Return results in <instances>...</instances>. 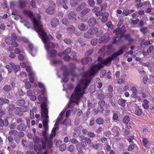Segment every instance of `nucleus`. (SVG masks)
<instances>
[{
  "instance_id": "11",
  "label": "nucleus",
  "mask_w": 154,
  "mask_h": 154,
  "mask_svg": "<svg viewBox=\"0 0 154 154\" xmlns=\"http://www.w3.org/2000/svg\"><path fill=\"white\" fill-rule=\"evenodd\" d=\"M111 38V37L109 36L106 35H103L101 36L100 38L99 42L101 43L102 42L106 43L108 42Z\"/></svg>"
},
{
  "instance_id": "23",
  "label": "nucleus",
  "mask_w": 154,
  "mask_h": 154,
  "mask_svg": "<svg viewBox=\"0 0 154 154\" xmlns=\"http://www.w3.org/2000/svg\"><path fill=\"white\" fill-rule=\"evenodd\" d=\"M96 19L94 17L91 18L88 22L89 26L90 27L94 26L96 24Z\"/></svg>"
},
{
  "instance_id": "54",
  "label": "nucleus",
  "mask_w": 154,
  "mask_h": 154,
  "mask_svg": "<svg viewBox=\"0 0 154 154\" xmlns=\"http://www.w3.org/2000/svg\"><path fill=\"white\" fill-rule=\"evenodd\" d=\"M20 66L18 65H15L12 68L14 69V70L15 73L18 72L20 68Z\"/></svg>"
},
{
  "instance_id": "48",
  "label": "nucleus",
  "mask_w": 154,
  "mask_h": 154,
  "mask_svg": "<svg viewBox=\"0 0 154 154\" xmlns=\"http://www.w3.org/2000/svg\"><path fill=\"white\" fill-rule=\"evenodd\" d=\"M107 17L106 16H103L102 18L101 19V21L103 23H106L107 20H108V18L107 17L109 15V13H107Z\"/></svg>"
},
{
  "instance_id": "34",
  "label": "nucleus",
  "mask_w": 154,
  "mask_h": 154,
  "mask_svg": "<svg viewBox=\"0 0 154 154\" xmlns=\"http://www.w3.org/2000/svg\"><path fill=\"white\" fill-rule=\"evenodd\" d=\"M48 53H49L50 56L53 57H55L57 54V52L55 50H50L49 52H48Z\"/></svg>"
},
{
  "instance_id": "37",
  "label": "nucleus",
  "mask_w": 154,
  "mask_h": 154,
  "mask_svg": "<svg viewBox=\"0 0 154 154\" xmlns=\"http://www.w3.org/2000/svg\"><path fill=\"white\" fill-rule=\"evenodd\" d=\"M69 103L68 104V108L74 107L75 103V100H69Z\"/></svg>"
},
{
  "instance_id": "4",
  "label": "nucleus",
  "mask_w": 154,
  "mask_h": 154,
  "mask_svg": "<svg viewBox=\"0 0 154 154\" xmlns=\"http://www.w3.org/2000/svg\"><path fill=\"white\" fill-rule=\"evenodd\" d=\"M87 143L85 141H82L81 143H77L76 145V149L78 152L81 151L82 150L86 149L87 148Z\"/></svg>"
},
{
  "instance_id": "62",
  "label": "nucleus",
  "mask_w": 154,
  "mask_h": 154,
  "mask_svg": "<svg viewBox=\"0 0 154 154\" xmlns=\"http://www.w3.org/2000/svg\"><path fill=\"white\" fill-rule=\"evenodd\" d=\"M106 70L104 69L100 73V78H103L104 76L106 74Z\"/></svg>"
},
{
  "instance_id": "58",
  "label": "nucleus",
  "mask_w": 154,
  "mask_h": 154,
  "mask_svg": "<svg viewBox=\"0 0 154 154\" xmlns=\"http://www.w3.org/2000/svg\"><path fill=\"white\" fill-rule=\"evenodd\" d=\"M67 50V49H66L65 51H64L62 53L63 54V55H65V56L63 57V59L64 61H67V54H66L67 53L66 52V51Z\"/></svg>"
},
{
  "instance_id": "33",
  "label": "nucleus",
  "mask_w": 154,
  "mask_h": 154,
  "mask_svg": "<svg viewBox=\"0 0 154 154\" xmlns=\"http://www.w3.org/2000/svg\"><path fill=\"white\" fill-rule=\"evenodd\" d=\"M45 141L46 143H47L48 147V148H51L52 147L53 145V143L51 140L48 138L47 140H45Z\"/></svg>"
},
{
  "instance_id": "25",
  "label": "nucleus",
  "mask_w": 154,
  "mask_h": 154,
  "mask_svg": "<svg viewBox=\"0 0 154 154\" xmlns=\"http://www.w3.org/2000/svg\"><path fill=\"white\" fill-rule=\"evenodd\" d=\"M99 93L97 96V98L100 100H102L105 97L104 93L102 90L101 89L99 91Z\"/></svg>"
},
{
  "instance_id": "41",
  "label": "nucleus",
  "mask_w": 154,
  "mask_h": 154,
  "mask_svg": "<svg viewBox=\"0 0 154 154\" xmlns=\"http://www.w3.org/2000/svg\"><path fill=\"white\" fill-rule=\"evenodd\" d=\"M25 103V101L23 99H20L17 100V104L20 106L24 105Z\"/></svg>"
},
{
  "instance_id": "52",
  "label": "nucleus",
  "mask_w": 154,
  "mask_h": 154,
  "mask_svg": "<svg viewBox=\"0 0 154 154\" xmlns=\"http://www.w3.org/2000/svg\"><path fill=\"white\" fill-rule=\"evenodd\" d=\"M66 146L65 144H63L59 146L60 149L61 151H63L65 150Z\"/></svg>"
},
{
  "instance_id": "42",
  "label": "nucleus",
  "mask_w": 154,
  "mask_h": 154,
  "mask_svg": "<svg viewBox=\"0 0 154 154\" xmlns=\"http://www.w3.org/2000/svg\"><path fill=\"white\" fill-rule=\"evenodd\" d=\"M90 11V10L88 8L84 9L81 12V14L82 16H83L88 13Z\"/></svg>"
},
{
  "instance_id": "29",
  "label": "nucleus",
  "mask_w": 154,
  "mask_h": 154,
  "mask_svg": "<svg viewBox=\"0 0 154 154\" xmlns=\"http://www.w3.org/2000/svg\"><path fill=\"white\" fill-rule=\"evenodd\" d=\"M57 128V127H54L52 129L51 131V134L49 136L50 138H52L53 137H55L56 135V130Z\"/></svg>"
},
{
  "instance_id": "10",
  "label": "nucleus",
  "mask_w": 154,
  "mask_h": 154,
  "mask_svg": "<svg viewBox=\"0 0 154 154\" xmlns=\"http://www.w3.org/2000/svg\"><path fill=\"white\" fill-rule=\"evenodd\" d=\"M42 100H43V102H42L40 105L41 109L47 108V104L48 103V98L46 95L43 96Z\"/></svg>"
},
{
  "instance_id": "39",
  "label": "nucleus",
  "mask_w": 154,
  "mask_h": 154,
  "mask_svg": "<svg viewBox=\"0 0 154 154\" xmlns=\"http://www.w3.org/2000/svg\"><path fill=\"white\" fill-rule=\"evenodd\" d=\"M142 113V110L138 107L136 110L135 111L134 114L137 116H140Z\"/></svg>"
},
{
  "instance_id": "61",
  "label": "nucleus",
  "mask_w": 154,
  "mask_h": 154,
  "mask_svg": "<svg viewBox=\"0 0 154 154\" xmlns=\"http://www.w3.org/2000/svg\"><path fill=\"white\" fill-rule=\"evenodd\" d=\"M84 36L86 38H90L92 37L89 32L88 30L87 32L84 34Z\"/></svg>"
},
{
  "instance_id": "50",
  "label": "nucleus",
  "mask_w": 154,
  "mask_h": 154,
  "mask_svg": "<svg viewBox=\"0 0 154 154\" xmlns=\"http://www.w3.org/2000/svg\"><path fill=\"white\" fill-rule=\"evenodd\" d=\"M69 67L72 71H73L75 68L76 65L75 63H71L69 64Z\"/></svg>"
},
{
  "instance_id": "35",
  "label": "nucleus",
  "mask_w": 154,
  "mask_h": 154,
  "mask_svg": "<svg viewBox=\"0 0 154 154\" xmlns=\"http://www.w3.org/2000/svg\"><path fill=\"white\" fill-rule=\"evenodd\" d=\"M86 6V4L85 3H82L81 5H79L76 8V11L77 12H79L81 11L82 9L84 8Z\"/></svg>"
},
{
  "instance_id": "36",
  "label": "nucleus",
  "mask_w": 154,
  "mask_h": 154,
  "mask_svg": "<svg viewBox=\"0 0 154 154\" xmlns=\"http://www.w3.org/2000/svg\"><path fill=\"white\" fill-rule=\"evenodd\" d=\"M96 123L99 125H103L104 122L103 119L102 118H98L96 120Z\"/></svg>"
},
{
  "instance_id": "21",
  "label": "nucleus",
  "mask_w": 154,
  "mask_h": 154,
  "mask_svg": "<svg viewBox=\"0 0 154 154\" xmlns=\"http://www.w3.org/2000/svg\"><path fill=\"white\" fill-rule=\"evenodd\" d=\"M59 1L60 2L59 5L60 7L62 6L64 8L66 9H67V0H59Z\"/></svg>"
},
{
  "instance_id": "9",
  "label": "nucleus",
  "mask_w": 154,
  "mask_h": 154,
  "mask_svg": "<svg viewBox=\"0 0 154 154\" xmlns=\"http://www.w3.org/2000/svg\"><path fill=\"white\" fill-rule=\"evenodd\" d=\"M55 5L54 4L53 6L48 7L46 9V12L49 14H54L55 12Z\"/></svg>"
},
{
  "instance_id": "64",
  "label": "nucleus",
  "mask_w": 154,
  "mask_h": 154,
  "mask_svg": "<svg viewBox=\"0 0 154 154\" xmlns=\"http://www.w3.org/2000/svg\"><path fill=\"white\" fill-rule=\"evenodd\" d=\"M135 145V144L134 143L130 145L128 147V150L129 151H131L134 148Z\"/></svg>"
},
{
  "instance_id": "20",
  "label": "nucleus",
  "mask_w": 154,
  "mask_h": 154,
  "mask_svg": "<svg viewBox=\"0 0 154 154\" xmlns=\"http://www.w3.org/2000/svg\"><path fill=\"white\" fill-rule=\"evenodd\" d=\"M59 23V19L56 18H53L51 21V24L53 27H55Z\"/></svg>"
},
{
  "instance_id": "46",
  "label": "nucleus",
  "mask_w": 154,
  "mask_h": 154,
  "mask_svg": "<svg viewBox=\"0 0 154 154\" xmlns=\"http://www.w3.org/2000/svg\"><path fill=\"white\" fill-rule=\"evenodd\" d=\"M70 4L72 7H74L78 4V2L76 1L75 0H71L70 1Z\"/></svg>"
},
{
  "instance_id": "6",
  "label": "nucleus",
  "mask_w": 154,
  "mask_h": 154,
  "mask_svg": "<svg viewBox=\"0 0 154 154\" xmlns=\"http://www.w3.org/2000/svg\"><path fill=\"white\" fill-rule=\"evenodd\" d=\"M61 70L63 71V76L64 78L63 79L62 83L63 82H67V67L66 66H63L61 68Z\"/></svg>"
},
{
  "instance_id": "45",
  "label": "nucleus",
  "mask_w": 154,
  "mask_h": 154,
  "mask_svg": "<svg viewBox=\"0 0 154 154\" xmlns=\"http://www.w3.org/2000/svg\"><path fill=\"white\" fill-rule=\"evenodd\" d=\"M33 137V142L36 143H38L40 141V138L39 136H36L35 135Z\"/></svg>"
},
{
  "instance_id": "15",
  "label": "nucleus",
  "mask_w": 154,
  "mask_h": 154,
  "mask_svg": "<svg viewBox=\"0 0 154 154\" xmlns=\"http://www.w3.org/2000/svg\"><path fill=\"white\" fill-rule=\"evenodd\" d=\"M55 46V45L54 43L50 42L47 44L45 45V47L47 52H49L51 48H54Z\"/></svg>"
},
{
  "instance_id": "53",
  "label": "nucleus",
  "mask_w": 154,
  "mask_h": 154,
  "mask_svg": "<svg viewBox=\"0 0 154 154\" xmlns=\"http://www.w3.org/2000/svg\"><path fill=\"white\" fill-rule=\"evenodd\" d=\"M2 102L3 103V105L4 104H9L10 103L9 100L6 98H4L2 97Z\"/></svg>"
},
{
  "instance_id": "57",
  "label": "nucleus",
  "mask_w": 154,
  "mask_h": 154,
  "mask_svg": "<svg viewBox=\"0 0 154 154\" xmlns=\"http://www.w3.org/2000/svg\"><path fill=\"white\" fill-rule=\"evenodd\" d=\"M93 49H91L87 51L85 53V55L86 57L90 55L93 51Z\"/></svg>"
},
{
  "instance_id": "26",
  "label": "nucleus",
  "mask_w": 154,
  "mask_h": 154,
  "mask_svg": "<svg viewBox=\"0 0 154 154\" xmlns=\"http://www.w3.org/2000/svg\"><path fill=\"white\" fill-rule=\"evenodd\" d=\"M88 31L89 32L91 36L92 37L93 35L96 34L98 32V29L97 28H94L92 29H89Z\"/></svg>"
},
{
  "instance_id": "27",
  "label": "nucleus",
  "mask_w": 154,
  "mask_h": 154,
  "mask_svg": "<svg viewBox=\"0 0 154 154\" xmlns=\"http://www.w3.org/2000/svg\"><path fill=\"white\" fill-rule=\"evenodd\" d=\"M8 105L7 107V109H8V111L9 112L11 113V112H12L15 108V107L13 103H10L8 104Z\"/></svg>"
},
{
  "instance_id": "55",
  "label": "nucleus",
  "mask_w": 154,
  "mask_h": 154,
  "mask_svg": "<svg viewBox=\"0 0 154 154\" xmlns=\"http://www.w3.org/2000/svg\"><path fill=\"white\" fill-rule=\"evenodd\" d=\"M68 31L69 33H73L75 31V28L73 26H71V27L68 28Z\"/></svg>"
},
{
  "instance_id": "44",
  "label": "nucleus",
  "mask_w": 154,
  "mask_h": 154,
  "mask_svg": "<svg viewBox=\"0 0 154 154\" xmlns=\"http://www.w3.org/2000/svg\"><path fill=\"white\" fill-rule=\"evenodd\" d=\"M89 91L91 94H93L94 93L96 90V88L94 85H91L89 88Z\"/></svg>"
},
{
  "instance_id": "32",
  "label": "nucleus",
  "mask_w": 154,
  "mask_h": 154,
  "mask_svg": "<svg viewBox=\"0 0 154 154\" xmlns=\"http://www.w3.org/2000/svg\"><path fill=\"white\" fill-rule=\"evenodd\" d=\"M122 29L121 28L118 27L114 29L113 31V32L115 33L116 36H118L122 33Z\"/></svg>"
},
{
  "instance_id": "3",
  "label": "nucleus",
  "mask_w": 154,
  "mask_h": 154,
  "mask_svg": "<svg viewBox=\"0 0 154 154\" xmlns=\"http://www.w3.org/2000/svg\"><path fill=\"white\" fill-rule=\"evenodd\" d=\"M102 65L99 63L94 65L91 67V72L90 76H91L96 74L99 70H101Z\"/></svg>"
},
{
  "instance_id": "1",
  "label": "nucleus",
  "mask_w": 154,
  "mask_h": 154,
  "mask_svg": "<svg viewBox=\"0 0 154 154\" xmlns=\"http://www.w3.org/2000/svg\"><path fill=\"white\" fill-rule=\"evenodd\" d=\"M33 23L35 30L41 36V38L45 45L49 43L50 42V39L47 36L46 32L44 31L43 25L41 24V20L35 19L33 21Z\"/></svg>"
},
{
  "instance_id": "24",
  "label": "nucleus",
  "mask_w": 154,
  "mask_h": 154,
  "mask_svg": "<svg viewBox=\"0 0 154 154\" xmlns=\"http://www.w3.org/2000/svg\"><path fill=\"white\" fill-rule=\"evenodd\" d=\"M76 14L74 11H71L68 14V18L69 19L75 20H76Z\"/></svg>"
},
{
  "instance_id": "12",
  "label": "nucleus",
  "mask_w": 154,
  "mask_h": 154,
  "mask_svg": "<svg viewBox=\"0 0 154 154\" xmlns=\"http://www.w3.org/2000/svg\"><path fill=\"white\" fill-rule=\"evenodd\" d=\"M105 102L103 100L99 101L98 103L99 107L97 108V109L99 110V112L101 113L103 112L104 110L103 107L105 106Z\"/></svg>"
},
{
  "instance_id": "51",
  "label": "nucleus",
  "mask_w": 154,
  "mask_h": 154,
  "mask_svg": "<svg viewBox=\"0 0 154 154\" xmlns=\"http://www.w3.org/2000/svg\"><path fill=\"white\" fill-rule=\"evenodd\" d=\"M129 117L128 116H125L123 119V122L124 124L129 122Z\"/></svg>"
},
{
  "instance_id": "16",
  "label": "nucleus",
  "mask_w": 154,
  "mask_h": 154,
  "mask_svg": "<svg viewBox=\"0 0 154 154\" xmlns=\"http://www.w3.org/2000/svg\"><path fill=\"white\" fill-rule=\"evenodd\" d=\"M92 58L91 57H86L81 60V62L82 65H86L89 62L92 61Z\"/></svg>"
},
{
  "instance_id": "49",
  "label": "nucleus",
  "mask_w": 154,
  "mask_h": 154,
  "mask_svg": "<svg viewBox=\"0 0 154 154\" xmlns=\"http://www.w3.org/2000/svg\"><path fill=\"white\" fill-rule=\"evenodd\" d=\"M18 133V132L16 130H11L9 131V134L10 135L16 136Z\"/></svg>"
},
{
  "instance_id": "14",
  "label": "nucleus",
  "mask_w": 154,
  "mask_h": 154,
  "mask_svg": "<svg viewBox=\"0 0 154 154\" xmlns=\"http://www.w3.org/2000/svg\"><path fill=\"white\" fill-rule=\"evenodd\" d=\"M69 54L70 55H68V61L70 59L76 60L77 59V57L76 55V53L74 51H72L70 53L68 52V54Z\"/></svg>"
},
{
  "instance_id": "7",
  "label": "nucleus",
  "mask_w": 154,
  "mask_h": 154,
  "mask_svg": "<svg viewBox=\"0 0 154 154\" xmlns=\"http://www.w3.org/2000/svg\"><path fill=\"white\" fill-rule=\"evenodd\" d=\"M128 45H125L121 46L118 51L114 53V54L116 56H118L123 54L124 50L128 47Z\"/></svg>"
},
{
  "instance_id": "31",
  "label": "nucleus",
  "mask_w": 154,
  "mask_h": 154,
  "mask_svg": "<svg viewBox=\"0 0 154 154\" xmlns=\"http://www.w3.org/2000/svg\"><path fill=\"white\" fill-rule=\"evenodd\" d=\"M5 42L8 45H10L13 42V39L10 36H8L5 39Z\"/></svg>"
},
{
  "instance_id": "8",
  "label": "nucleus",
  "mask_w": 154,
  "mask_h": 154,
  "mask_svg": "<svg viewBox=\"0 0 154 154\" xmlns=\"http://www.w3.org/2000/svg\"><path fill=\"white\" fill-rule=\"evenodd\" d=\"M18 4L19 8L23 9L26 7L28 3L26 0H19Z\"/></svg>"
},
{
  "instance_id": "18",
  "label": "nucleus",
  "mask_w": 154,
  "mask_h": 154,
  "mask_svg": "<svg viewBox=\"0 0 154 154\" xmlns=\"http://www.w3.org/2000/svg\"><path fill=\"white\" fill-rule=\"evenodd\" d=\"M89 146L94 149H97L98 148V145L97 144H94L93 143L91 142V140L90 138L88 142L87 143Z\"/></svg>"
},
{
  "instance_id": "22",
  "label": "nucleus",
  "mask_w": 154,
  "mask_h": 154,
  "mask_svg": "<svg viewBox=\"0 0 154 154\" xmlns=\"http://www.w3.org/2000/svg\"><path fill=\"white\" fill-rule=\"evenodd\" d=\"M23 13L25 16H26L31 18L33 16L32 12L30 10L25 9L23 11Z\"/></svg>"
},
{
  "instance_id": "47",
  "label": "nucleus",
  "mask_w": 154,
  "mask_h": 154,
  "mask_svg": "<svg viewBox=\"0 0 154 154\" xmlns=\"http://www.w3.org/2000/svg\"><path fill=\"white\" fill-rule=\"evenodd\" d=\"M73 136L75 137H78L81 134V131L79 130H76L75 131L73 132Z\"/></svg>"
},
{
  "instance_id": "60",
  "label": "nucleus",
  "mask_w": 154,
  "mask_h": 154,
  "mask_svg": "<svg viewBox=\"0 0 154 154\" xmlns=\"http://www.w3.org/2000/svg\"><path fill=\"white\" fill-rule=\"evenodd\" d=\"M88 4L90 6L93 7L94 6L95 2L94 0H88Z\"/></svg>"
},
{
  "instance_id": "17",
  "label": "nucleus",
  "mask_w": 154,
  "mask_h": 154,
  "mask_svg": "<svg viewBox=\"0 0 154 154\" xmlns=\"http://www.w3.org/2000/svg\"><path fill=\"white\" fill-rule=\"evenodd\" d=\"M125 39L126 40L128 41V45H131L132 42L134 41V39L131 36V35L129 33L125 34Z\"/></svg>"
},
{
  "instance_id": "63",
  "label": "nucleus",
  "mask_w": 154,
  "mask_h": 154,
  "mask_svg": "<svg viewBox=\"0 0 154 154\" xmlns=\"http://www.w3.org/2000/svg\"><path fill=\"white\" fill-rule=\"evenodd\" d=\"M109 102L112 106L115 107L116 106V102L113 100V99H110Z\"/></svg>"
},
{
  "instance_id": "40",
  "label": "nucleus",
  "mask_w": 154,
  "mask_h": 154,
  "mask_svg": "<svg viewBox=\"0 0 154 154\" xmlns=\"http://www.w3.org/2000/svg\"><path fill=\"white\" fill-rule=\"evenodd\" d=\"M11 88L10 85H5L3 88L2 89L6 92H9L11 90Z\"/></svg>"
},
{
  "instance_id": "59",
  "label": "nucleus",
  "mask_w": 154,
  "mask_h": 154,
  "mask_svg": "<svg viewBox=\"0 0 154 154\" xmlns=\"http://www.w3.org/2000/svg\"><path fill=\"white\" fill-rule=\"evenodd\" d=\"M28 110V108L27 106H23L21 109V111L22 112H25Z\"/></svg>"
},
{
  "instance_id": "19",
  "label": "nucleus",
  "mask_w": 154,
  "mask_h": 154,
  "mask_svg": "<svg viewBox=\"0 0 154 154\" xmlns=\"http://www.w3.org/2000/svg\"><path fill=\"white\" fill-rule=\"evenodd\" d=\"M27 128V126L24 124L21 123L19 124L17 127V130L20 131H25Z\"/></svg>"
},
{
  "instance_id": "30",
  "label": "nucleus",
  "mask_w": 154,
  "mask_h": 154,
  "mask_svg": "<svg viewBox=\"0 0 154 154\" xmlns=\"http://www.w3.org/2000/svg\"><path fill=\"white\" fill-rule=\"evenodd\" d=\"M79 140L82 141H85L86 143L88 142L90 138L88 137H85L83 135H81L79 137Z\"/></svg>"
},
{
  "instance_id": "28",
  "label": "nucleus",
  "mask_w": 154,
  "mask_h": 154,
  "mask_svg": "<svg viewBox=\"0 0 154 154\" xmlns=\"http://www.w3.org/2000/svg\"><path fill=\"white\" fill-rule=\"evenodd\" d=\"M78 27L79 30L82 31L86 30L87 29V27L83 23H82L80 25H79Z\"/></svg>"
},
{
  "instance_id": "38",
  "label": "nucleus",
  "mask_w": 154,
  "mask_h": 154,
  "mask_svg": "<svg viewBox=\"0 0 154 154\" xmlns=\"http://www.w3.org/2000/svg\"><path fill=\"white\" fill-rule=\"evenodd\" d=\"M126 100L123 99H119L118 100L119 104L122 106L124 107L125 106V103Z\"/></svg>"
},
{
  "instance_id": "56",
  "label": "nucleus",
  "mask_w": 154,
  "mask_h": 154,
  "mask_svg": "<svg viewBox=\"0 0 154 154\" xmlns=\"http://www.w3.org/2000/svg\"><path fill=\"white\" fill-rule=\"evenodd\" d=\"M74 150V146L73 144H71L68 147V151L70 152H73Z\"/></svg>"
},
{
  "instance_id": "43",
  "label": "nucleus",
  "mask_w": 154,
  "mask_h": 154,
  "mask_svg": "<svg viewBox=\"0 0 154 154\" xmlns=\"http://www.w3.org/2000/svg\"><path fill=\"white\" fill-rule=\"evenodd\" d=\"M98 42V39L96 38H94L92 39L91 41V44L93 46L96 45Z\"/></svg>"
},
{
  "instance_id": "13",
  "label": "nucleus",
  "mask_w": 154,
  "mask_h": 154,
  "mask_svg": "<svg viewBox=\"0 0 154 154\" xmlns=\"http://www.w3.org/2000/svg\"><path fill=\"white\" fill-rule=\"evenodd\" d=\"M43 110H42L41 117L42 118H45L47 119L48 118V109L47 108H43L42 109Z\"/></svg>"
},
{
  "instance_id": "2",
  "label": "nucleus",
  "mask_w": 154,
  "mask_h": 154,
  "mask_svg": "<svg viewBox=\"0 0 154 154\" xmlns=\"http://www.w3.org/2000/svg\"><path fill=\"white\" fill-rule=\"evenodd\" d=\"M83 95L82 91V87L79 84H78L75 88L74 92L71 95V97L74 98L76 100L75 104H78L77 100Z\"/></svg>"
},
{
  "instance_id": "5",
  "label": "nucleus",
  "mask_w": 154,
  "mask_h": 154,
  "mask_svg": "<svg viewBox=\"0 0 154 154\" xmlns=\"http://www.w3.org/2000/svg\"><path fill=\"white\" fill-rule=\"evenodd\" d=\"M82 76L83 77H85V79L83 80L82 82L83 84L84 85L85 87H86L89 85V83L91 82L90 79H89L88 77V73L87 72H83L82 73Z\"/></svg>"
}]
</instances>
